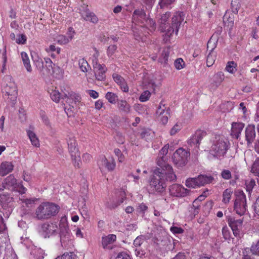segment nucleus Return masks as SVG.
<instances>
[{
  "mask_svg": "<svg viewBox=\"0 0 259 259\" xmlns=\"http://www.w3.org/2000/svg\"><path fill=\"white\" fill-rule=\"evenodd\" d=\"M112 77L114 81L120 86L121 90L123 92L127 93L128 92V87L123 77L117 73H113Z\"/></svg>",
  "mask_w": 259,
  "mask_h": 259,
  "instance_id": "obj_22",
  "label": "nucleus"
},
{
  "mask_svg": "<svg viewBox=\"0 0 259 259\" xmlns=\"http://www.w3.org/2000/svg\"><path fill=\"white\" fill-rule=\"evenodd\" d=\"M115 259H131V256L125 252H119Z\"/></svg>",
  "mask_w": 259,
  "mask_h": 259,
  "instance_id": "obj_61",
  "label": "nucleus"
},
{
  "mask_svg": "<svg viewBox=\"0 0 259 259\" xmlns=\"http://www.w3.org/2000/svg\"><path fill=\"white\" fill-rule=\"evenodd\" d=\"M175 1V0H160L159 2V6L161 9H163L165 7H167Z\"/></svg>",
  "mask_w": 259,
  "mask_h": 259,
  "instance_id": "obj_58",
  "label": "nucleus"
},
{
  "mask_svg": "<svg viewBox=\"0 0 259 259\" xmlns=\"http://www.w3.org/2000/svg\"><path fill=\"white\" fill-rule=\"evenodd\" d=\"M45 50L48 53L56 52L57 54H59L60 53L61 49L60 48H56L55 45H51L48 48H46Z\"/></svg>",
  "mask_w": 259,
  "mask_h": 259,
  "instance_id": "obj_55",
  "label": "nucleus"
},
{
  "mask_svg": "<svg viewBox=\"0 0 259 259\" xmlns=\"http://www.w3.org/2000/svg\"><path fill=\"white\" fill-rule=\"evenodd\" d=\"M119 200H118L116 203L112 206H109L110 208L113 209L122 203L126 199V194L124 191L121 190L119 192Z\"/></svg>",
  "mask_w": 259,
  "mask_h": 259,
  "instance_id": "obj_39",
  "label": "nucleus"
},
{
  "mask_svg": "<svg viewBox=\"0 0 259 259\" xmlns=\"http://www.w3.org/2000/svg\"><path fill=\"white\" fill-rule=\"evenodd\" d=\"M199 187L212 183L213 178L211 176L199 175L196 178Z\"/></svg>",
  "mask_w": 259,
  "mask_h": 259,
  "instance_id": "obj_26",
  "label": "nucleus"
},
{
  "mask_svg": "<svg viewBox=\"0 0 259 259\" xmlns=\"http://www.w3.org/2000/svg\"><path fill=\"white\" fill-rule=\"evenodd\" d=\"M169 192L172 196L183 197L189 195L190 190L180 184H174L169 187Z\"/></svg>",
  "mask_w": 259,
  "mask_h": 259,
  "instance_id": "obj_11",
  "label": "nucleus"
},
{
  "mask_svg": "<svg viewBox=\"0 0 259 259\" xmlns=\"http://www.w3.org/2000/svg\"><path fill=\"white\" fill-rule=\"evenodd\" d=\"M7 226L4 218L0 215V233H3L7 230Z\"/></svg>",
  "mask_w": 259,
  "mask_h": 259,
  "instance_id": "obj_60",
  "label": "nucleus"
},
{
  "mask_svg": "<svg viewBox=\"0 0 259 259\" xmlns=\"http://www.w3.org/2000/svg\"><path fill=\"white\" fill-rule=\"evenodd\" d=\"M190 152L183 148L177 149L173 154L172 159L174 164L178 167L184 166L190 157Z\"/></svg>",
  "mask_w": 259,
  "mask_h": 259,
  "instance_id": "obj_8",
  "label": "nucleus"
},
{
  "mask_svg": "<svg viewBox=\"0 0 259 259\" xmlns=\"http://www.w3.org/2000/svg\"><path fill=\"white\" fill-rule=\"evenodd\" d=\"M206 136V132L202 130H197L188 140V143L191 146H195L196 147H199L201 140Z\"/></svg>",
  "mask_w": 259,
  "mask_h": 259,
  "instance_id": "obj_15",
  "label": "nucleus"
},
{
  "mask_svg": "<svg viewBox=\"0 0 259 259\" xmlns=\"http://www.w3.org/2000/svg\"><path fill=\"white\" fill-rule=\"evenodd\" d=\"M21 56L24 66L27 71L29 72H31L32 67L28 54L25 52H22L21 53Z\"/></svg>",
  "mask_w": 259,
  "mask_h": 259,
  "instance_id": "obj_30",
  "label": "nucleus"
},
{
  "mask_svg": "<svg viewBox=\"0 0 259 259\" xmlns=\"http://www.w3.org/2000/svg\"><path fill=\"white\" fill-rule=\"evenodd\" d=\"M251 251L253 254L259 255V240L251 246Z\"/></svg>",
  "mask_w": 259,
  "mask_h": 259,
  "instance_id": "obj_57",
  "label": "nucleus"
},
{
  "mask_svg": "<svg viewBox=\"0 0 259 259\" xmlns=\"http://www.w3.org/2000/svg\"><path fill=\"white\" fill-rule=\"evenodd\" d=\"M93 67L96 79L99 81L104 80L106 78V72L107 71L106 65L97 62L94 64Z\"/></svg>",
  "mask_w": 259,
  "mask_h": 259,
  "instance_id": "obj_13",
  "label": "nucleus"
},
{
  "mask_svg": "<svg viewBox=\"0 0 259 259\" xmlns=\"http://www.w3.org/2000/svg\"><path fill=\"white\" fill-rule=\"evenodd\" d=\"M151 94L149 91H144L139 97V100L142 102L147 101L149 100Z\"/></svg>",
  "mask_w": 259,
  "mask_h": 259,
  "instance_id": "obj_49",
  "label": "nucleus"
},
{
  "mask_svg": "<svg viewBox=\"0 0 259 259\" xmlns=\"http://www.w3.org/2000/svg\"><path fill=\"white\" fill-rule=\"evenodd\" d=\"M159 116L160 117V121L162 123V124H166L168 122V118L170 116V109L168 108L167 109V112L165 114Z\"/></svg>",
  "mask_w": 259,
  "mask_h": 259,
  "instance_id": "obj_53",
  "label": "nucleus"
},
{
  "mask_svg": "<svg viewBox=\"0 0 259 259\" xmlns=\"http://www.w3.org/2000/svg\"><path fill=\"white\" fill-rule=\"evenodd\" d=\"M115 155L118 157L119 162H123L124 160L125 157L121 150L118 148H115L114 150Z\"/></svg>",
  "mask_w": 259,
  "mask_h": 259,
  "instance_id": "obj_52",
  "label": "nucleus"
},
{
  "mask_svg": "<svg viewBox=\"0 0 259 259\" xmlns=\"http://www.w3.org/2000/svg\"><path fill=\"white\" fill-rule=\"evenodd\" d=\"M170 230L174 234H182L184 231L183 228L176 226L171 227Z\"/></svg>",
  "mask_w": 259,
  "mask_h": 259,
  "instance_id": "obj_59",
  "label": "nucleus"
},
{
  "mask_svg": "<svg viewBox=\"0 0 259 259\" xmlns=\"http://www.w3.org/2000/svg\"><path fill=\"white\" fill-rule=\"evenodd\" d=\"M57 42L61 45H66L70 41V39L64 35H59L57 37Z\"/></svg>",
  "mask_w": 259,
  "mask_h": 259,
  "instance_id": "obj_46",
  "label": "nucleus"
},
{
  "mask_svg": "<svg viewBox=\"0 0 259 259\" xmlns=\"http://www.w3.org/2000/svg\"><path fill=\"white\" fill-rule=\"evenodd\" d=\"M37 200L36 198H25L24 197L19 198L20 204L23 207H31Z\"/></svg>",
  "mask_w": 259,
  "mask_h": 259,
  "instance_id": "obj_31",
  "label": "nucleus"
},
{
  "mask_svg": "<svg viewBox=\"0 0 259 259\" xmlns=\"http://www.w3.org/2000/svg\"><path fill=\"white\" fill-rule=\"evenodd\" d=\"M233 194V191L231 189H226L223 193L222 202L225 204H228L230 202L232 195Z\"/></svg>",
  "mask_w": 259,
  "mask_h": 259,
  "instance_id": "obj_36",
  "label": "nucleus"
},
{
  "mask_svg": "<svg viewBox=\"0 0 259 259\" xmlns=\"http://www.w3.org/2000/svg\"><path fill=\"white\" fill-rule=\"evenodd\" d=\"M75 33V32L72 27L68 28V31L67 32V36L70 39V41L73 38Z\"/></svg>",
  "mask_w": 259,
  "mask_h": 259,
  "instance_id": "obj_64",
  "label": "nucleus"
},
{
  "mask_svg": "<svg viewBox=\"0 0 259 259\" xmlns=\"http://www.w3.org/2000/svg\"><path fill=\"white\" fill-rule=\"evenodd\" d=\"M117 107L120 111L128 113L131 110L130 105L124 100H121L117 102Z\"/></svg>",
  "mask_w": 259,
  "mask_h": 259,
  "instance_id": "obj_32",
  "label": "nucleus"
},
{
  "mask_svg": "<svg viewBox=\"0 0 259 259\" xmlns=\"http://www.w3.org/2000/svg\"><path fill=\"white\" fill-rule=\"evenodd\" d=\"M5 96L12 101L16 100L17 96V88L14 82H10L7 84L3 89Z\"/></svg>",
  "mask_w": 259,
  "mask_h": 259,
  "instance_id": "obj_12",
  "label": "nucleus"
},
{
  "mask_svg": "<svg viewBox=\"0 0 259 259\" xmlns=\"http://www.w3.org/2000/svg\"><path fill=\"white\" fill-rule=\"evenodd\" d=\"M147 18L145 11L142 9L134 10L132 16L133 21L141 26L146 21Z\"/></svg>",
  "mask_w": 259,
  "mask_h": 259,
  "instance_id": "obj_18",
  "label": "nucleus"
},
{
  "mask_svg": "<svg viewBox=\"0 0 259 259\" xmlns=\"http://www.w3.org/2000/svg\"><path fill=\"white\" fill-rule=\"evenodd\" d=\"M183 127L182 123L178 122L170 129L169 134L171 136H174L179 132Z\"/></svg>",
  "mask_w": 259,
  "mask_h": 259,
  "instance_id": "obj_41",
  "label": "nucleus"
},
{
  "mask_svg": "<svg viewBox=\"0 0 259 259\" xmlns=\"http://www.w3.org/2000/svg\"><path fill=\"white\" fill-rule=\"evenodd\" d=\"M117 49V47L115 45H112L109 46L107 49V55L109 58L111 57L116 52Z\"/></svg>",
  "mask_w": 259,
  "mask_h": 259,
  "instance_id": "obj_50",
  "label": "nucleus"
},
{
  "mask_svg": "<svg viewBox=\"0 0 259 259\" xmlns=\"http://www.w3.org/2000/svg\"><path fill=\"white\" fill-rule=\"evenodd\" d=\"M78 67L80 70L84 73L91 70V67L87 61L84 58H80L78 61Z\"/></svg>",
  "mask_w": 259,
  "mask_h": 259,
  "instance_id": "obj_29",
  "label": "nucleus"
},
{
  "mask_svg": "<svg viewBox=\"0 0 259 259\" xmlns=\"http://www.w3.org/2000/svg\"><path fill=\"white\" fill-rule=\"evenodd\" d=\"M185 185L189 188L199 187L196 178H190L186 180Z\"/></svg>",
  "mask_w": 259,
  "mask_h": 259,
  "instance_id": "obj_37",
  "label": "nucleus"
},
{
  "mask_svg": "<svg viewBox=\"0 0 259 259\" xmlns=\"http://www.w3.org/2000/svg\"><path fill=\"white\" fill-rule=\"evenodd\" d=\"M234 210L240 216L244 215L247 210L246 195L242 191H238L236 195Z\"/></svg>",
  "mask_w": 259,
  "mask_h": 259,
  "instance_id": "obj_7",
  "label": "nucleus"
},
{
  "mask_svg": "<svg viewBox=\"0 0 259 259\" xmlns=\"http://www.w3.org/2000/svg\"><path fill=\"white\" fill-rule=\"evenodd\" d=\"M184 15L183 12H177L172 17L171 25L169 26L166 31V35L168 36L171 35L174 32L177 34L179 26L184 20Z\"/></svg>",
  "mask_w": 259,
  "mask_h": 259,
  "instance_id": "obj_10",
  "label": "nucleus"
},
{
  "mask_svg": "<svg viewBox=\"0 0 259 259\" xmlns=\"http://www.w3.org/2000/svg\"><path fill=\"white\" fill-rule=\"evenodd\" d=\"M170 16V12H166L165 13L161 15V18L159 20V27L161 31L165 32L166 34V31L169 27L167 25V22Z\"/></svg>",
  "mask_w": 259,
  "mask_h": 259,
  "instance_id": "obj_23",
  "label": "nucleus"
},
{
  "mask_svg": "<svg viewBox=\"0 0 259 259\" xmlns=\"http://www.w3.org/2000/svg\"><path fill=\"white\" fill-rule=\"evenodd\" d=\"M222 235L225 240H229L230 238V232L227 226H224L222 230Z\"/></svg>",
  "mask_w": 259,
  "mask_h": 259,
  "instance_id": "obj_54",
  "label": "nucleus"
},
{
  "mask_svg": "<svg viewBox=\"0 0 259 259\" xmlns=\"http://www.w3.org/2000/svg\"><path fill=\"white\" fill-rule=\"evenodd\" d=\"M167 108H168L165 107V105L164 102L163 101H161L157 110L156 114L158 115V116L163 115L167 112Z\"/></svg>",
  "mask_w": 259,
  "mask_h": 259,
  "instance_id": "obj_43",
  "label": "nucleus"
},
{
  "mask_svg": "<svg viewBox=\"0 0 259 259\" xmlns=\"http://www.w3.org/2000/svg\"><path fill=\"white\" fill-rule=\"evenodd\" d=\"M26 133L31 144L36 148H39L40 147L39 140L35 133L30 130H26Z\"/></svg>",
  "mask_w": 259,
  "mask_h": 259,
  "instance_id": "obj_25",
  "label": "nucleus"
},
{
  "mask_svg": "<svg viewBox=\"0 0 259 259\" xmlns=\"http://www.w3.org/2000/svg\"><path fill=\"white\" fill-rule=\"evenodd\" d=\"M251 172L254 175L259 177V158H256L253 162L251 166Z\"/></svg>",
  "mask_w": 259,
  "mask_h": 259,
  "instance_id": "obj_44",
  "label": "nucleus"
},
{
  "mask_svg": "<svg viewBox=\"0 0 259 259\" xmlns=\"http://www.w3.org/2000/svg\"><path fill=\"white\" fill-rule=\"evenodd\" d=\"M98 165L100 169L105 167L108 171H112L115 168L116 162L113 157H112L110 160H108L104 156L101 158V159L99 161Z\"/></svg>",
  "mask_w": 259,
  "mask_h": 259,
  "instance_id": "obj_16",
  "label": "nucleus"
},
{
  "mask_svg": "<svg viewBox=\"0 0 259 259\" xmlns=\"http://www.w3.org/2000/svg\"><path fill=\"white\" fill-rule=\"evenodd\" d=\"M13 201V198L8 193L0 194V204L4 206Z\"/></svg>",
  "mask_w": 259,
  "mask_h": 259,
  "instance_id": "obj_33",
  "label": "nucleus"
},
{
  "mask_svg": "<svg viewBox=\"0 0 259 259\" xmlns=\"http://www.w3.org/2000/svg\"><path fill=\"white\" fill-rule=\"evenodd\" d=\"M165 160L164 156L157 159V164L160 167L154 169L149 181L150 189L153 192H163L166 187V182L175 181L177 179L172 167Z\"/></svg>",
  "mask_w": 259,
  "mask_h": 259,
  "instance_id": "obj_1",
  "label": "nucleus"
},
{
  "mask_svg": "<svg viewBox=\"0 0 259 259\" xmlns=\"http://www.w3.org/2000/svg\"><path fill=\"white\" fill-rule=\"evenodd\" d=\"M68 149L70 153L71 161L73 166L79 168L81 166L80 153L78 149V144L74 137H69L67 139Z\"/></svg>",
  "mask_w": 259,
  "mask_h": 259,
  "instance_id": "obj_4",
  "label": "nucleus"
},
{
  "mask_svg": "<svg viewBox=\"0 0 259 259\" xmlns=\"http://www.w3.org/2000/svg\"><path fill=\"white\" fill-rule=\"evenodd\" d=\"M40 115L42 120L43 122L47 125H49L50 124V122L48 117L46 115L45 112L43 111H41L40 112Z\"/></svg>",
  "mask_w": 259,
  "mask_h": 259,
  "instance_id": "obj_62",
  "label": "nucleus"
},
{
  "mask_svg": "<svg viewBox=\"0 0 259 259\" xmlns=\"http://www.w3.org/2000/svg\"><path fill=\"white\" fill-rule=\"evenodd\" d=\"M245 139L247 144H251L255 138V127L254 125L249 124L245 129Z\"/></svg>",
  "mask_w": 259,
  "mask_h": 259,
  "instance_id": "obj_21",
  "label": "nucleus"
},
{
  "mask_svg": "<svg viewBox=\"0 0 259 259\" xmlns=\"http://www.w3.org/2000/svg\"><path fill=\"white\" fill-rule=\"evenodd\" d=\"M169 56V52L168 49L164 50L162 51L161 57L159 58V62L161 63L166 64Z\"/></svg>",
  "mask_w": 259,
  "mask_h": 259,
  "instance_id": "obj_45",
  "label": "nucleus"
},
{
  "mask_svg": "<svg viewBox=\"0 0 259 259\" xmlns=\"http://www.w3.org/2000/svg\"><path fill=\"white\" fill-rule=\"evenodd\" d=\"M231 11H226L223 17V22L225 26L232 30L234 26V14H237L240 8V5L238 0H232Z\"/></svg>",
  "mask_w": 259,
  "mask_h": 259,
  "instance_id": "obj_6",
  "label": "nucleus"
},
{
  "mask_svg": "<svg viewBox=\"0 0 259 259\" xmlns=\"http://www.w3.org/2000/svg\"><path fill=\"white\" fill-rule=\"evenodd\" d=\"M237 64L233 61L228 62L226 67V70L228 72L233 74L236 71Z\"/></svg>",
  "mask_w": 259,
  "mask_h": 259,
  "instance_id": "obj_42",
  "label": "nucleus"
},
{
  "mask_svg": "<svg viewBox=\"0 0 259 259\" xmlns=\"http://www.w3.org/2000/svg\"><path fill=\"white\" fill-rule=\"evenodd\" d=\"M45 67L46 68V73H50L53 69V62L49 58H45Z\"/></svg>",
  "mask_w": 259,
  "mask_h": 259,
  "instance_id": "obj_48",
  "label": "nucleus"
},
{
  "mask_svg": "<svg viewBox=\"0 0 259 259\" xmlns=\"http://www.w3.org/2000/svg\"><path fill=\"white\" fill-rule=\"evenodd\" d=\"M27 38L25 35L21 34L17 39L16 42L18 44L24 45L26 42Z\"/></svg>",
  "mask_w": 259,
  "mask_h": 259,
  "instance_id": "obj_63",
  "label": "nucleus"
},
{
  "mask_svg": "<svg viewBox=\"0 0 259 259\" xmlns=\"http://www.w3.org/2000/svg\"><path fill=\"white\" fill-rule=\"evenodd\" d=\"M245 185L246 186V190L248 192L249 194H251V192L255 185V181L254 180L251 179L245 180Z\"/></svg>",
  "mask_w": 259,
  "mask_h": 259,
  "instance_id": "obj_40",
  "label": "nucleus"
},
{
  "mask_svg": "<svg viewBox=\"0 0 259 259\" xmlns=\"http://www.w3.org/2000/svg\"><path fill=\"white\" fill-rule=\"evenodd\" d=\"M14 165L12 162L4 161L0 165V175L5 176L12 172L14 169Z\"/></svg>",
  "mask_w": 259,
  "mask_h": 259,
  "instance_id": "obj_24",
  "label": "nucleus"
},
{
  "mask_svg": "<svg viewBox=\"0 0 259 259\" xmlns=\"http://www.w3.org/2000/svg\"><path fill=\"white\" fill-rule=\"evenodd\" d=\"M221 176L224 180H229L232 177L231 171L229 169H223L221 172Z\"/></svg>",
  "mask_w": 259,
  "mask_h": 259,
  "instance_id": "obj_56",
  "label": "nucleus"
},
{
  "mask_svg": "<svg viewBox=\"0 0 259 259\" xmlns=\"http://www.w3.org/2000/svg\"><path fill=\"white\" fill-rule=\"evenodd\" d=\"M59 205L51 202H43L36 209L35 217L39 220H48L55 216L59 212Z\"/></svg>",
  "mask_w": 259,
  "mask_h": 259,
  "instance_id": "obj_2",
  "label": "nucleus"
},
{
  "mask_svg": "<svg viewBox=\"0 0 259 259\" xmlns=\"http://www.w3.org/2000/svg\"><path fill=\"white\" fill-rule=\"evenodd\" d=\"M228 222L234 235L236 237L239 236L242 225V219L236 220L234 218H231L228 219Z\"/></svg>",
  "mask_w": 259,
  "mask_h": 259,
  "instance_id": "obj_17",
  "label": "nucleus"
},
{
  "mask_svg": "<svg viewBox=\"0 0 259 259\" xmlns=\"http://www.w3.org/2000/svg\"><path fill=\"white\" fill-rule=\"evenodd\" d=\"M105 97L110 103L112 104H115L118 101L117 95L112 92H108Z\"/></svg>",
  "mask_w": 259,
  "mask_h": 259,
  "instance_id": "obj_38",
  "label": "nucleus"
},
{
  "mask_svg": "<svg viewBox=\"0 0 259 259\" xmlns=\"http://www.w3.org/2000/svg\"><path fill=\"white\" fill-rule=\"evenodd\" d=\"M82 18L87 21H90L93 23H97L98 21V18L97 16L90 10H87L85 13H83L81 16Z\"/></svg>",
  "mask_w": 259,
  "mask_h": 259,
  "instance_id": "obj_27",
  "label": "nucleus"
},
{
  "mask_svg": "<svg viewBox=\"0 0 259 259\" xmlns=\"http://www.w3.org/2000/svg\"><path fill=\"white\" fill-rule=\"evenodd\" d=\"M116 235L109 234L102 237V245L104 249L111 250L113 248L112 245L116 240Z\"/></svg>",
  "mask_w": 259,
  "mask_h": 259,
  "instance_id": "obj_19",
  "label": "nucleus"
},
{
  "mask_svg": "<svg viewBox=\"0 0 259 259\" xmlns=\"http://www.w3.org/2000/svg\"><path fill=\"white\" fill-rule=\"evenodd\" d=\"M252 253L251 251V247L246 248L243 251V256L242 259H253Z\"/></svg>",
  "mask_w": 259,
  "mask_h": 259,
  "instance_id": "obj_51",
  "label": "nucleus"
},
{
  "mask_svg": "<svg viewBox=\"0 0 259 259\" xmlns=\"http://www.w3.org/2000/svg\"><path fill=\"white\" fill-rule=\"evenodd\" d=\"M17 179L13 175H10L5 179L1 185H0V191L4 189H12L14 191L18 192L21 194H25L27 189L24 187L22 183H18Z\"/></svg>",
  "mask_w": 259,
  "mask_h": 259,
  "instance_id": "obj_5",
  "label": "nucleus"
},
{
  "mask_svg": "<svg viewBox=\"0 0 259 259\" xmlns=\"http://www.w3.org/2000/svg\"><path fill=\"white\" fill-rule=\"evenodd\" d=\"M57 229L56 223H45L41 225L40 231L45 238H49L56 232Z\"/></svg>",
  "mask_w": 259,
  "mask_h": 259,
  "instance_id": "obj_14",
  "label": "nucleus"
},
{
  "mask_svg": "<svg viewBox=\"0 0 259 259\" xmlns=\"http://www.w3.org/2000/svg\"><path fill=\"white\" fill-rule=\"evenodd\" d=\"M244 127V124L242 122H233L231 130V136L233 138L238 139Z\"/></svg>",
  "mask_w": 259,
  "mask_h": 259,
  "instance_id": "obj_20",
  "label": "nucleus"
},
{
  "mask_svg": "<svg viewBox=\"0 0 259 259\" xmlns=\"http://www.w3.org/2000/svg\"><path fill=\"white\" fill-rule=\"evenodd\" d=\"M141 26L146 27L151 32L154 31L156 27L155 22L152 19L148 17Z\"/></svg>",
  "mask_w": 259,
  "mask_h": 259,
  "instance_id": "obj_28",
  "label": "nucleus"
},
{
  "mask_svg": "<svg viewBox=\"0 0 259 259\" xmlns=\"http://www.w3.org/2000/svg\"><path fill=\"white\" fill-rule=\"evenodd\" d=\"M224 74L222 72H218L213 76V84L215 87H218L224 80Z\"/></svg>",
  "mask_w": 259,
  "mask_h": 259,
  "instance_id": "obj_35",
  "label": "nucleus"
},
{
  "mask_svg": "<svg viewBox=\"0 0 259 259\" xmlns=\"http://www.w3.org/2000/svg\"><path fill=\"white\" fill-rule=\"evenodd\" d=\"M50 96L51 99L56 103H59L60 100L61 99L63 100V102H65L66 103L70 104L72 103L74 98H75V94L74 93H64L63 95L56 89L51 90L49 91Z\"/></svg>",
  "mask_w": 259,
  "mask_h": 259,
  "instance_id": "obj_9",
  "label": "nucleus"
},
{
  "mask_svg": "<svg viewBox=\"0 0 259 259\" xmlns=\"http://www.w3.org/2000/svg\"><path fill=\"white\" fill-rule=\"evenodd\" d=\"M216 57L217 54L213 51V49L212 48L206 58V65L207 67H209L213 65L215 61Z\"/></svg>",
  "mask_w": 259,
  "mask_h": 259,
  "instance_id": "obj_34",
  "label": "nucleus"
},
{
  "mask_svg": "<svg viewBox=\"0 0 259 259\" xmlns=\"http://www.w3.org/2000/svg\"><path fill=\"white\" fill-rule=\"evenodd\" d=\"M174 66L177 70H181L185 67V63L183 59L178 58L175 61Z\"/></svg>",
  "mask_w": 259,
  "mask_h": 259,
  "instance_id": "obj_47",
  "label": "nucleus"
},
{
  "mask_svg": "<svg viewBox=\"0 0 259 259\" xmlns=\"http://www.w3.org/2000/svg\"><path fill=\"white\" fill-rule=\"evenodd\" d=\"M210 152L217 158L224 157L229 148V142L220 135H215L211 140Z\"/></svg>",
  "mask_w": 259,
  "mask_h": 259,
  "instance_id": "obj_3",
  "label": "nucleus"
}]
</instances>
